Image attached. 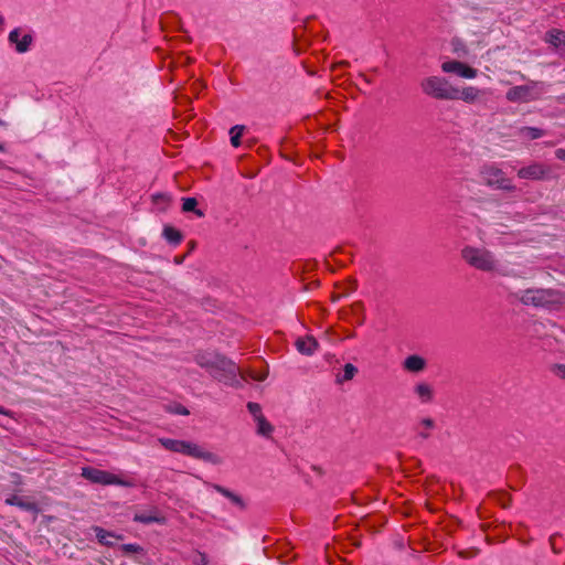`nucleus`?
<instances>
[{
    "label": "nucleus",
    "mask_w": 565,
    "mask_h": 565,
    "mask_svg": "<svg viewBox=\"0 0 565 565\" xmlns=\"http://www.w3.org/2000/svg\"><path fill=\"white\" fill-rule=\"evenodd\" d=\"M426 429H433L435 427V422L431 418H424L420 422Z\"/></svg>",
    "instance_id": "obj_36"
},
{
    "label": "nucleus",
    "mask_w": 565,
    "mask_h": 565,
    "mask_svg": "<svg viewBox=\"0 0 565 565\" xmlns=\"http://www.w3.org/2000/svg\"><path fill=\"white\" fill-rule=\"evenodd\" d=\"M355 308H356V309H362V308H363V306H362V303H361V302H356V303L354 305V309H355Z\"/></svg>",
    "instance_id": "obj_44"
},
{
    "label": "nucleus",
    "mask_w": 565,
    "mask_h": 565,
    "mask_svg": "<svg viewBox=\"0 0 565 565\" xmlns=\"http://www.w3.org/2000/svg\"><path fill=\"white\" fill-rule=\"evenodd\" d=\"M418 436L423 439H427L429 438L430 435L427 431H419Z\"/></svg>",
    "instance_id": "obj_39"
},
{
    "label": "nucleus",
    "mask_w": 565,
    "mask_h": 565,
    "mask_svg": "<svg viewBox=\"0 0 565 565\" xmlns=\"http://www.w3.org/2000/svg\"><path fill=\"white\" fill-rule=\"evenodd\" d=\"M509 102H529L532 99V88L527 85L513 86L507 92Z\"/></svg>",
    "instance_id": "obj_12"
},
{
    "label": "nucleus",
    "mask_w": 565,
    "mask_h": 565,
    "mask_svg": "<svg viewBox=\"0 0 565 565\" xmlns=\"http://www.w3.org/2000/svg\"><path fill=\"white\" fill-rule=\"evenodd\" d=\"M15 478H19L20 479V475L19 473H14L13 475Z\"/></svg>",
    "instance_id": "obj_46"
},
{
    "label": "nucleus",
    "mask_w": 565,
    "mask_h": 565,
    "mask_svg": "<svg viewBox=\"0 0 565 565\" xmlns=\"http://www.w3.org/2000/svg\"><path fill=\"white\" fill-rule=\"evenodd\" d=\"M550 174V168L540 162L523 167L518 171V177L525 180H544Z\"/></svg>",
    "instance_id": "obj_9"
},
{
    "label": "nucleus",
    "mask_w": 565,
    "mask_h": 565,
    "mask_svg": "<svg viewBox=\"0 0 565 565\" xmlns=\"http://www.w3.org/2000/svg\"><path fill=\"white\" fill-rule=\"evenodd\" d=\"M0 414L2 415H9L10 411L6 409L3 406H0Z\"/></svg>",
    "instance_id": "obj_42"
},
{
    "label": "nucleus",
    "mask_w": 565,
    "mask_h": 565,
    "mask_svg": "<svg viewBox=\"0 0 565 565\" xmlns=\"http://www.w3.org/2000/svg\"><path fill=\"white\" fill-rule=\"evenodd\" d=\"M192 563L194 565H207L209 564V557H207V555L205 553L196 551L195 555L192 558Z\"/></svg>",
    "instance_id": "obj_31"
},
{
    "label": "nucleus",
    "mask_w": 565,
    "mask_h": 565,
    "mask_svg": "<svg viewBox=\"0 0 565 565\" xmlns=\"http://www.w3.org/2000/svg\"><path fill=\"white\" fill-rule=\"evenodd\" d=\"M111 484L126 487V488H132L136 486V483L130 479H122L116 475L113 477Z\"/></svg>",
    "instance_id": "obj_30"
},
{
    "label": "nucleus",
    "mask_w": 565,
    "mask_h": 565,
    "mask_svg": "<svg viewBox=\"0 0 565 565\" xmlns=\"http://www.w3.org/2000/svg\"><path fill=\"white\" fill-rule=\"evenodd\" d=\"M358 373V367L354 366L353 364L351 363H347L343 367V374L342 376H339L337 377V382L338 383H343L345 381H350L352 380L355 374Z\"/></svg>",
    "instance_id": "obj_26"
},
{
    "label": "nucleus",
    "mask_w": 565,
    "mask_h": 565,
    "mask_svg": "<svg viewBox=\"0 0 565 565\" xmlns=\"http://www.w3.org/2000/svg\"><path fill=\"white\" fill-rule=\"evenodd\" d=\"M555 157H556L557 159H559V160L565 161V149H562V148L556 149V150H555Z\"/></svg>",
    "instance_id": "obj_37"
},
{
    "label": "nucleus",
    "mask_w": 565,
    "mask_h": 565,
    "mask_svg": "<svg viewBox=\"0 0 565 565\" xmlns=\"http://www.w3.org/2000/svg\"><path fill=\"white\" fill-rule=\"evenodd\" d=\"M175 452L186 455L192 458L200 459L215 466L221 465L223 462V459L218 455L204 450L199 445L188 440L180 439Z\"/></svg>",
    "instance_id": "obj_5"
},
{
    "label": "nucleus",
    "mask_w": 565,
    "mask_h": 565,
    "mask_svg": "<svg viewBox=\"0 0 565 565\" xmlns=\"http://www.w3.org/2000/svg\"><path fill=\"white\" fill-rule=\"evenodd\" d=\"M182 211L183 212H193L196 216L203 217L204 212L198 209V200L195 198H183L182 199Z\"/></svg>",
    "instance_id": "obj_22"
},
{
    "label": "nucleus",
    "mask_w": 565,
    "mask_h": 565,
    "mask_svg": "<svg viewBox=\"0 0 565 565\" xmlns=\"http://www.w3.org/2000/svg\"><path fill=\"white\" fill-rule=\"evenodd\" d=\"M461 257L468 265L478 270L492 271L495 268L493 254L486 248L465 246L461 249Z\"/></svg>",
    "instance_id": "obj_3"
},
{
    "label": "nucleus",
    "mask_w": 565,
    "mask_h": 565,
    "mask_svg": "<svg viewBox=\"0 0 565 565\" xmlns=\"http://www.w3.org/2000/svg\"><path fill=\"white\" fill-rule=\"evenodd\" d=\"M415 393L424 403L430 402L433 399V390L430 385L426 383H419L415 386Z\"/></svg>",
    "instance_id": "obj_23"
},
{
    "label": "nucleus",
    "mask_w": 565,
    "mask_h": 565,
    "mask_svg": "<svg viewBox=\"0 0 565 565\" xmlns=\"http://www.w3.org/2000/svg\"><path fill=\"white\" fill-rule=\"evenodd\" d=\"M194 361L218 382L235 388L243 387L238 366L224 354L215 351H199L194 355Z\"/></svg>",
    "instance_id": "obj_1"
},
{
    "label": "nucleus",
    "mask_w": 565,
    "mask_h": 565,
    "mask_svg": "<svg viewBox=\"0 0 565 565\" xmlns=\"http://www.w3.org/2000/svg\"><path fill=\"white\" fill-rule=\"evenodd\" d=\"M120 550L122 551L124 554L138 553V554L146 555L145 548L141 545L136 544V543L122 544L120 546Z\"/></svg>",
    "instance_id": "obj_27"
},
{
    "label": "nucleus",
    "mask_w": 565,
    "mask_h": 565,
    "mask_svg": "<svg viewBox=\"0 0 565 565\" xmlns=\"http://www.w3.org/2000/svg\"><path fill=\"white\" fill-rule=\"evenodd\" d=\"M553 292L546 289H526L519 298L525 306L544 307L551 302Z\"/></svg>",
    "instance_id": "obj_6"
},
{
    "label": "nucleus",
    "mask_w": 565,
    "mask_h": 565,
    "mask_svg": "<svg viewBox=\"0 0 565 565\" xmlns=\"http://www.w3.org/2000/svg\"><path fill=\"white\" fill-rule=\"evenodd\" d=\"M244 130H245V126H243V125H235L230 129L231 145L234 148H237L241 146V138L243 136Z\"/></svg>",
    "instance_id": "obj_24"
},
{
    "label": "nucleus",
    "mask_w": 565,
    "mask_h": 565,
    "mask_svg": "<svg viewBox=\"0 0 565 565\" xmlns=\"http://www.w3.org/2000/svg\"><path fill=\"white\" fill-rule=\"evenodd\" d=\"M4 503L8 505L18 507L21 510L26 511V512H31L34 514L39 513V507H38L36 502L24 500L23 498L17 495V494H12V495L8 497L4 500Z\"/></svg>",
    "instance_id": "obj_13"
},
{
    "label": "nucleus",
    "mask_w": 565,
    "mask_h": 565,
    "mask_svg": "<svg viewBox=\"0 0 565 565\" xmlns=\"http://www.w3.org/2000/svg\"><path fill=\"white\" fill-rule=\"evenodd\" d=\"M403 366L408 372L419 373L425 370L426 360L424 358H422L420 355L413 354V355L407 356L404 360Z\"/></svg>",
    "instance_id": "obj_18"
},
{
    "label": "nucleus",
    "mask_w": 565,
    "mask_h": 565,
    "mask_svg": "<svg viewBox=\"0 0 565 565\" xmlns=\"http://www.w3.org/2000/svg\"><path fill=\"white\" fill-rule=\"evenodd\" d=\"M185 257H186V255L175 256L174 257V264L181 265L184 262Z\"/></svg>",
    "instance_id": "obj_38"
},
{
    "label": "nucleus",
    "mask_w": 565,
    "mask_h": 565,
    "mask_svg": "<svg viewBox=\"0 0 565 565\" xmlns=\"http://www.w3.org/2000/svg\"><path fill=\"white\" fill-rule=\"evenodd\" d=\"M170 199H171L170 195L164 192H158V193L152 194V201L156 204L168 203L170 201Z\"/></svg>",
    "instance_id": "obj_34"
},
{
    "label": "nucleus",
    "mask_w": 565,
    "mask_h": 565,
    "mask_svg": "<svg viewBox=\"0 0 565 565\" xmlns=\"http://www.w3.org/2000/svg\"><path fill=\"white\" fill-rule=\"evenodd\" d=\"M0 151H1V152H4V151H6L4 146H3L2 143H0Z\"/></svg>",
    "instance_id": "obj_45"
},
{
    "label": "nucleus",
    "mask_w": 565,
    "mask_h": 565,
    "mask_svg": "<svg viewBox=\"0 0 565 565\" xmlns=\"http://www.w3.org/2000/svg\"><path fill=\"white\" fill-rule=\"evenodd\" d=\"M20 28L13 29L8 36V41L10 44H13L15 46V51L20 54L25 53L30 50V46L33 42L32 34L28 33L24 34L20 39Z\"/></svg>",
    "instance_id": "obj_11"
},
{
    "label": "nucleus",
    "mask_w": 565,
    "mask_h": 565,
    "mask_svg": "<svg viewBox=\"0 0 565 565\" xmlns=\"http://www.w3.org/2000/svg\"><path fill=\"white\" fill-rule=\"evenodd\" d=\"M441 70L445 73H456L457 75L463 78H475L478 73L476 68L455 60L444 62L441 64Z\"/></svg>",
    "instance_id": "obj_10"
},
{
    "label": "nucleus",
    "mask_w": 565,
    "mask_h": 565,
    "mask_svg": "<svg viewBox=\"0 0 565 565\" xmlns=\"http://www.w3.org/2000/svg\"><path fill=\"white\" fill-rule=\"evenodd\" d=\"M480 90L472 86L465 87L462 90L457 88V97L455 100L461 99L466 103H472L478 98Z\"/></svg>",
    "instance_id": "obj_21"
},
{
    "label": "nucleus",
    "mask_w": 565,
    "mask_h": 565,
    "mask_svg": "<svg viewBox=\"0 0 565 565\" xmlns=\"http://www.w3.org/2000/svg\"><path fill=\"white\" fill-rule=\"evenodd\" d=\"M0 23H3V19L2 18H0Z\"/></svg>",
    "instance_id": "obj_47"
},
{
    "label": "nucleus",
    "mask_w": 565,
    "mask_h": 565,
    "mask_svg": "<svg viewBox=\"0 0 565 565\" xmlns=\"http://www.w3.org/2000/svg\"><path fill=\"white\" fill-rule=\"evenodd\" d=\"M162 236L172 246H177L183 241L182 232L171 225H166L163 227Z\"/></svg>",
    "instance_id": "obj_19"
},
{
    "label": "nucleus",
    "mask_w": 565,
    "mask_h": 565,
    "mask_svg": "<svg viewBox=\"0 0 565 565\" xmlns=\"http://www.w3.org/2000/svg\"><path fill=\"white\" fill-rule=\"evenodd\" d=\"M213 489L222 494L223 497L227 498L234 505L239 508L241 510L246 509V503L244 499L238 495L237 493L231 491L230 489L221 486V484H213Z\"/></svg>",
    "instance_id": "obj_17"
},
{
    "label": "nucleus",
    "mask_w": 565,
    "mask_h": 565,
    "mask_svg": "<svg viewBox=\"0 0 565 565\" xmlns=\"http://www.w3.org/2000/svg\"><path fill=\"white\" fill-rule=\"evenodd\" d=\"M195 245L196 243L193 241L189 243V253H191L195 248Z\"/></svg>",
    "instance_id": "obj_41"
},
{
    "label": "nucleus",
    "mask_w": 565,
    "mask_h": 565,
    "mask_svg": "<svg viewBox=\"0 0 565 565\" xmlns=\"http://www.w3.org/2000/svg\"><path fill=\"white\" fill-rule=\"evenodd\" d=\"M81 476L92 483L109 486L111 484L114 473L95 467L86 466L82 468Z\"/></svg>",
    "instance_id": "obj_7"
},
{
    "label": "nucleus",
    "mask_w": 565,
    "mask_h": 565,
    "mask_svg": "<svg viewBox=\"0 0 565 565\" xmlns=\"http://www.w3.org/2000/svg\"><path fill=\"white\" fill-rule=\"evenodd\" d=\"M544 42L547 43L558 54L559 57L565 60V31L553 28L545 32Z\"/></svg>",
    "instance_id": "obj_8"
},
{
    "label": "nucleus",
    "mask_w": 565,
    "mask_h": 565,
    "mask_svg": "<svg viewBox=\"0 0 565 565\" xmlns=\"http://www.w3.org/2000/svg\"><path fill=\"white\" fill-rule=\"evenodd\" d=\"M247 409L254 416L255 419L264 416L262 414V407H260V405L258 403L248 402L247 403Z\"/></svg>",
    "instance_id": "obj_29"
},
{
    "label": "nucleus",
    "mask_w": 565,
    "mask_h": 565,
    "mask_svg": "<svg viewBox=\"0 0 565 565\" xmlns=\"http://www.w3.org/2000/svg\"><path fill=\"white\" fill-rule=\"evenodd\" d=\"M559 534L558 533H555L553 535L550 536V545H551V548L553 551V553L555 554H559L561 553V550L557 548V546L555 545V537L558 536Z\"/></svg>",
    "instance_id": "obj_35"
},
{
    "label": "nucleus",
    "mask_w": 565,
    "mask_h": 565,
    "mask_svg": "<svg viewBox=\"0 0 565 565\" xmlns=\"http://www.w3.org/2000/svg\"><path fill=\"white\" fill-rule=\"evenodd\" d=\"M545 130L537 127L524 126L518 129V136L525 140H535L545 136Z\"/></svg>",
    "instance_id": "obj_20"
},
{
    "label": "nucleus",
    "mask_w": 565,
    "mask_h": 565,
    "mask_svg": "<svg viewBox=\"0 0 565 565\" xmlns=\"http://www.w3.org/2000/svg\"><path fill=\"white\" fill-rule=\"evenodd\" d=\"M297 350L303 355H312L318 349L319 343L312 335L298 338L295 342Z\"/></svg>",
    "instance_id": "obj_14"
},
{
    "label": "nucleus",
    "mask_w": 565,
    "mask_h": 565,
    "mask_svg": "<svg viewBox=\"0 0 565 565\" xmlns=\"http://www.w3.org/2000/svg\"><path fill=\"white\" fill-rule=\"evenodd\" d=\"M505 497H507V502H502V507H503V508H508V507H510V502H511V498H510V497H508V495H505Z\"/></svg>",
    "instance_id": "obj_40"
},
{
    "label": "nucleus",
    "mask_w": 565,
    "mask_h": 565,
    "mask_svg": "<svg viewBox=\"0 0 565 565\" xmlns=\"http://www.w3.org/2000/svg\"><path fill=\"white\" fill-rule=\"evenodd\" d=\"M481 177L488 186L508 192H513L515 190V185H513L512 180L507 178L505 173L494 166H484L481 169Z\"/></svg>",
    "instance_id": "obj_4"
},
{
    "label": "nucleus",
    "mask_w": 565,
    "mask_h": 565,
    "mask_svg": "<svg viewBox=\"0 0 565 565\" xmlns=\"http://www.w3.org/2000/svg\"><path fill=\"white\" fill-rule=\"evenodd\" d=\"M255 420L257 423V433L262 436L269 437L274 430L273 425L265 418V416Z\"/></svg>",
    "instance_id": "obj_25"
},
{
    "label": "nucleus",
    "mask_w": 565,
    "mask_h": 565,
    "mask_svg": "<svg viewBox=\"0 0 565 565\" xmlns=\"http://www.w3.org/2000/svg\"><path fill=\"white\" fill-rule=\"evenodd\" d=\"M134 522L142 523V524H166L167 519L162 515H158L157 509L154 508L150 512L136 513L134 515Z\"/></svg>",
    "instance_id": "obj_15"
},
{
    "label": "nucleus",
    "mask_w": 565,
    "mask_h": 565,
    "mask_svg": "<svg viewBox=\"0 0 565 565\" xmlns=\"http://www.w3.org/2000/svg\"><path fill=\"white\" fill-rule=\"evenodd\" d=\"M169 409H170V412H171L172 414H175V415L186 416V415H189V414H190L189 409H188L184 405L179 404V403H177V404H174V405L170 406V408H169Z\"/></svg>",
    "instance_id": "obj_32"
},
{
    "label": "nucleus",
    "mask_w": 565,
    "mask_h": 565,
    "mask_svg": "<svg viewBox=\"0 0 565 565\" xmlns=\"http://www.w3.org/2000/svg\"><path fill=\"white\" fill-rule=\"evenodd\" d=\"M92 530L94 531L97 541L102 545H105V546H108V547L114 546V543L108 541V537H114V539L120 540V541L124 540V535L122 534H117L115 532L107 531V530H105V529H103V527H100L98 525L93 526Z\"/></svg>",
    "instance_id": "obj_16"
},
{
    "label": "nucleus",
    "mask_w": 565,
    "mask_h": 565,
    "mask_svg": "<svg viewBox=\"0 0 565 565\" xmlns=\"http://www.w3.org/2000/svg\"><path fill=\"white\" fill-rule=\"evenodd\" d=\"M313 470H316L319 475H322V469L320 467H312Z\"/></svg>",
    "instance_id": "obj_43"
},
{
    "label": "nucleus",
    "mask_w": 565,
    "mask_h": 565,
    "mask_svg": "<svg viewBox=\"0 0 565 565\" xmlns=\"http://www.w3.org/2000/svg\"><path fill=\"white\" fill-rule=\"evenodd\" d=\"M420 88L425 95L438 100H455L457 97V88L440 76L424 78Z\"/></svg>",
    "instance_id": "obj_2"
},
{
    "label": "nucleus",
    "mask_w": 565,
    "mask_h": 565,
    "mask_svg": "<svg viewBox=\"0 0 565 565\" xmlns=\"http://www.w3.org/2000/svg\"><path fill=\"white\" fill-rule=\"evenodd\" d=\"M159 441L167 450L175 452L180 439L161 438Z\"/></svg>",
    "instance_id": "obj_28"
},
{
    "label": "nucleus",
    "mask_w": 565,
    "mask_h": 565,
    "mask_svg": "<svg viewBox=\"0 0 565 565\" xmlns=\"http://www.w3.org/2000/svg\"><path fill=\"white\" fill-rule=\"evenodd\" d=\"M551 371L554 375L565 381V364L556 363L552 365Z\"/></svg>",
    "instance_id": "obj_33"
}]
</instances>
